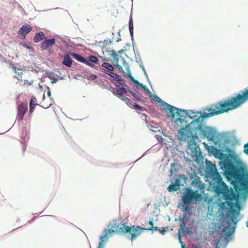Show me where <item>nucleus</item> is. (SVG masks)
I'll return each mask as SVG.
<instances>
[{
    "mask_svg": "<svg viewBox=\"0 0 248 248\" xmlns=\"http://www.w3.org/2000/svg\"><path fill=\"white\" fill-rule=\"evenodd\" d=\"M240 106L236 96L230 97L227 99L222 100L212 104L209 108L205 110L207 113L200 112H194L190 110L188 117L191 119H194L188 124L187 129L181 128L178 133V137L181 141H187L189 154L193 158L197 159L201 155L200 148L197 145L194 138H197V136L201 135V133L204 128L202 124L203 119L205 118L212 117L229 110L234 109Z\"/></svg>",
    "mask_w": 248,
    "mask_h": 248,
    "instance_id": "nucleus-1",
    "label": "nucleus"
},
{
    "mask_svg": "<svg viewBox=\"0 0 248 248\" xmlns=\"http://www.w3.org/2000/svg\"><path fill=\"white\" fill-rule=\"evenodd\" d=\"M213 151L215 156L222 160V167L226 177L228 181H232L231 182L235 186L241 178L238 168L233 164L229 156L223 154L221 151L214 147Z\"/></svg>",
    "mask_w": 248,
    "mask_h": 248,
    "instance_id": "nucleus-2",
    "label": "nucleus"
},
{
    "mask_svg": "<svg viewBox=\"0 0 248 248\" xmlns=\"http://www.w3.org/2000/svg\"><path fill=\"white\" fill-rule=\"evenodd\" d=\"M133 229L128 226L125 225V223H122L121 226L117 224V222H113L110 229H105L103 234L99 237V243L97 248H104L106 243L108 240V234L111 232H116L120 233H125L130 232L129 238L131 240H134L136 238L138 235L140 234L134 227Z\"/></svg>",
    "mask_w": 248,
    "mask_h": 248,
    "instance_id": "nucleus-3",
    "label": "nucleus"
},
{
    "mask_svg": "<svg viewBox=\"0 0 248 248\" xmlns=\"http://www.w3.org/2000/svg\"><path fill=\"white\" fill-rule=\"evenodd\" d=\"M209 173L212 180L214 182V187L215 190L217 194L223 195L228 194L229 192V187L222 181L221 175L217 172L215 165L210 167L209 169Z\"/></svg>",
    "mask_w": 248,
    "mask_h": 248,
    "instance_id": "nucleus-4",
    "label": "nucleus"
},
{
    "mask_svg": "<svg viewBox=\"0 0 248 248\" xmlns=\"http://www.w3.org/2000/svg\"><path fill=\"white\" fill-rule=\"evenodd\" d=\"M201 199V195L198 190L193 191L190 188H187L182 198L184 205L188 206L193 202H197Z\"/></svg>",
    "mask_w": 248,
    "mask_h": 248,
    "instance_id": "nucleus-5",
    "label": "nucleus"
},
{
    "mask_svg": "<svg viewBox=\"0 0 248 248\" xmlns=\"http://www.w3.org/2000/svg\"><path fill=\"white\" fill-rule=\"evenodd\" d=\"M161 103H162L163 108L169 111V113H170V116L172 118H174L175 116H180L181 113L183 112V114L185 113L184 110L175 108L163 101H162Z\"/></svg>",
    "mask_w": 248,
    "mask_h": 248,
    "instance_id": "nucleus-6",
    "label": "nucleus"
},
{
    "mask_svg": "<svg viewBox=\"0 0 248 248\" xmlns=\"http://www.w3.org/2000/svg\"><path fill=\"white\" fill-rule=\"evenodd\" d=\"M28 110V105L24 103H21L17 107V113L16 120L20 122L23 120L24 115Z\"/></svg>",
    "mask_w": 248,
    "mask_h": 248,
    "instance_id": "nucleus-7",
    "label": "nucleus"
},
{
    "mask_svg": "<svg viewBox=\"0 0 248 248\" xmlns=\"http://www.w3.org/2000/svg\"><path fill=\"white\" fill-rule=\"evenodd\" d=\"M191 184L201 192H203L205 189L204 184L202 183L201 181V178L198 176L196 175L195 176L192 181Z\"/></svg>",
    "mask_w": 248,
    "mask_h": 248,
    "instance_id": "nucleus-8",
    "label": "nucleus"
},
{
    "mask_svg": "<svg viewBox=\"0 0 248 248\" xmlns=\"http://www.w3.org/2000/svg\"><path fill=\"white\" fill-rule=\"evenodd\" d=\"M235 96L239 103L241 105L248 100V89H246L245 91H242L241 93L237 94Z\"/></svg>",
    "mask_w": 248,
    "mask_h": 248,
    "instance_id": "nucleus-9",
    "label": "nucleus"
},
{
    "mask_svg": "<svg viewBox=\"0 0 248 248\" xmlns=\"http://www.w3.org/2000/svg\"><path fill=\"white\" fill-rule=\"evenodd\" d=\"M70 55L74 58L76 60L82 62L88 66H91L92 68L94 67V65L93 63H91L88 60L85 59L83 57L80 55L75 53L71 52L70 53Z\"/></svg>",
    "mask_w": 248,
    "mask_h": 248,
    "instance_id": "nucleus-10",
    "label": "nucleus"
},
{
    "mask_svg": "<svg viewBox=\"0 0 248 248\" xmlns=\"http://www.w3.org/2000/svg\"><path fill=\"white\" fill-rule=\"evenodd\" d=\"M55 41L56 40L55 38L46 39L41 43L40 46L41 48L43 50H46L54 45Z\"/></svg>",
    "mask_w": 248,
    "mask_h": 248,
    "instance_id": "nucleus-11",
    "label": "nucleus"
},
{
    "mask_svg": "<svg viewBox=\"0 0 248 248\" xmlns=\"http://www.w3.org/2000/svg\"><path fill=\"white\" fill-rule=\"evenodd\" d=\"M32 28L29 24H25L20 29L18 32V34L22 35L23 38H25L26 35L31 31Z\"/></svg>",
    "mask_w": 248,
    "mask_h": 248,
    "instance_id": "nucleus-12",
    "label": "nucleus"
},
{
    "mask_svg": "<svg viewBox=\"0 0 248 248\" xmlns=\"http://www.w3.org/2000/svg\"><path fill=\"white\" fill-rule=\"evenodd\" d=\"M177 117H178L176 118L175 123L176 124L181 127V128H185L186 129H187V126L188 125V124L187 122L185 120V119H183L182 117L181 114H180V116H176Z\"/></svg>",
    "mask_w": 248,
    "mask_h": 248,
    "instance_id": "nucleus-13",
    "label": "nucleus"
},
{
    "mask_svg": "<svg viewBox=\"0 0 248 248\" xmlns=\"http://www.w3.org/2000/svg\"><path fill=\"white\" fill-rule=\"evenodd\" d=\"M200 136H203V137H206L207 139L210 140H213L215 136L212 131L210 130H205L204 128L203 129L202 132L201 133V135H200Z\"/></svg>",
    "mask_w": 248,
    "mask_h": 248,
    "instance_id": "nucleus-14",
    "label": "nucleus"
},
{
    "mask_svg": "<svg viewBox=\"0 0 248 248\" xmlns=\"http://www.w3.org/2000/svg\"><path fill=\"white\" fill-rule=\"evenodd\" d=\"M37 105V99L34 96H32L30 102V113H31L33 112L36 106Z\"/></svg>",
    "mask_w": 248,
    "mask_h": 248,
    "instance_id": "nucleus-15",
    "label": "nucleus"
},
{
    "mask_svg": "<svg viewBox=\"0 0 248 248\" xmlns=\"http://www.w3.org/2000/svg\"><path fill=\"white\" fill-rule=\"evenodd\" d=\"M45 38V34L43 31H40L35 34L33 41L35 43H38Z\"/></svg>",
    "mask_w": 248,
    "mask_h": 248,
    "instance_id": "nucleus-16",
    "label": "nucleus"
},
{
    "mask_svg": "<svg viewBox=\"0 0 248 248\" xmlns=\"http://www.w3.org/2000/svg\"><path fill=\"white\" fill-rule=\"evenodd\" d=\"M13 68L16 74V75L15 76V77L18 80H22L21 78L22 75L23 74L24 71L21 69L17 68L15 66L13 67ZM24 71H25V70H24Z\"/></svg>",
    "mask_w": 248,
    "mask_h": 248,
    "instance_id": "nucleus-17",
    "label": "nucleus"
},
{
    "mask_svg": "<svg viewBox=\"0 0 248 248\" xmlns=\"http://www.w3.org/2000/svg\"><path fill=\"white\" fill-rule=\"evenodd\" d=\"M62 63L68 67H70L71 65L72 60L69 55L66 54L64 55Z\"/></svg>",
    "mask_w": 248,
    "mask_h": 248,
    "instance_id": "nucleus-18",
    "label": "nucleus"
},
{
    "mask_svg": "<svg viewBox=\"0 0 248 248\" xmlns=\"http://www.w3.org/2000/svg\"><path fill=\"white\" fill-rule=\"evenodd\" d=\"M116 92L119 97L122 99L124 97V94L126 93V90L124 87H118L116 89Z\"/></svg>",
    "mask_w": 248,
    "mask_h": 248,
    "instance_id": "nucleus-19",
    "label": "nucleus"
},
{
    "mask_svg": "<svg viewBox=\"0 0 248 248\" xmlns=\"http://www.w3.org/2000/svg\"><path fill=\"white\" fill-rule=\"evenodd\" d=\"M146 228H144L145 230H156L157 227H155L154 226V222L153 221H150L145 223Z\"/></svg>",
    "mask_w": 248,
    "mask_h": 248,
    "instance_id": "nucleus-20",
    "label": "nucleus"
},
{
    "mask_svg": "<svg viewBox=\"0 0 248 248\" xmlns=\"http://www.w3.org/2000/svg\"><path fill=\"white\" fill-rule=\"evenodd\" d=\"M110 56L112 57L114 62L116 63V64H118L119 62V58L117 54L114 50H112L110 51Z\"/></svg>",
    "mask_w": 248,
    "mask_h": 248,
    "instance_id": "nucleus-21",
    "label": "nucleus"
},
{
    "mask_svg": "<svg viewBox=\"0 0 248 248\" xmlns=\"http://www.w3.org/2000/svg\"><path fill=\"white\" fill-rule=\"evenodd\" d=\"M102 66L107 69L108 71H113L114 70L113 66L110 63L108 62H104L102 64Z\"/></svg>",
    "mask_w": 248,
    "mask_h": 248,
    "instance_id": "nucleus-22",
    "label": "nucleus"
},
{
    "mask_svg": "<svg viewBox=\"0 0 248 248\" xmlns=\"http://www.w3.org/2000/svg\"><path fill=\"white\" fill-rule=\"evenodd\" d=\"M185 226H186V225L185 224L184 222H183L182 223H181L180 225V231H179V232L180 233V232H182V233H189V232L188 231V230L186 229V230L185 229Z\"/></svg>",
    "mask_w": 248,
    "mask_h": 248,
    "instance_id": "nucleus-23",
    "label": "nucleus"
},
{
    "mask_svg": "<svg viewBox=\"0 0 248 248\" xmlns=\"http://www.w3.org/2000/svg\"><path fill=\"white\" fill-rule=\"evenodd\" d=\"M179 188L177 186V185H174L173 184H171L167 188V190L169 192H171L173 191H176L178 190Z\"/></svg>",
    "mask_w": 248,
    "mask_h": 248,
    "instance_id": "nucleus-24",
    "label": "nucleus"
},
{
    "mask_svg": "<svg viewBox=\"0 0 248 248\" xmlns=\"http://www.w3.org/2000/svg\"><path fill=\"white\" fill-rule=\"evenodd\" d=\"M236 208H237L238 211L236 210V209H235L234 208H230V211L231 213H232V214H236V215L239 214V210L241 208L240 204L238 203H237L236 204Z\"/></svg>",
    "mask_w": 248,
    "mask_h": 248,
    "instance_id": "nucleus-25",
    "label": "nucleus"
},
{
    "mask_svg": "<svg viewBox=\"0 0 248 248\" xmlns=\"http://www.w3.org/2000/svg\"><path fill=\"white\" fill-rule=\"evenodd\" d=\"M91 63L92 62L94 63L95 64H98V60L97 58L94 56L91 55L89 57V61H88Z\"/></svg>",
    "mask_w": 248,
    "mask_h": 248,
    "instance_id": "nucleus-26",
    "label": "nucleus"
},
{
    "mask_svg": "<svg viewBox=\"0 0 248 248\" xmlns=\"http://www.w3.org/2000/svg\"><path fill=\"white\" fill-rule=\"evenodd\" d=\"M122 100L124 101L126 104L129 106L131 108H133V106L134 105V104L133 102L130 100V99H129L127 97H124L122 99Z\"/></svg>",
    "mask_w": 248,
    "mask_h": 248,
    "instance_id": "nucleus-27",
    "label": "nucleus"
},
{
    "mask_svg": "<svg viewBox=\"0 0 248 248\" xmlns=\"http://www.w3.org/2000/svg\"><path fill=\"white\" fill-rule=\"evenodd\" d=\"M129 29L130 34L132 35L133 33V22L132 18H130L129 21Z\"/></svg>",
    "mask_w": 248,
    "mask_h": 248,
    "instance_id": "nucleus-28",
    "label": "nucleus"
},
{
    "mask_svg": "<svg viewBox=\"0 0 248 248\" xmlns=\"http://www.w3.org/2000/svg\"><path fill=\"white\" fill-rule=\"evenodd\" d=\"M45 94H44L43 100L42 102L41 103H42L41 106L44 108H48L50 106L51 103L50 102L49 103H46L45 101Z\"/></svg>",
    "mask_w": 248,
    "mask_h": 248,
    "instance_id": "nucleus-29",
    "label": "nucleus"
},
{
    "mask_svg": "<svg viewBox=\"0 0 248 248\" xmlns=\"http://www.w3.org/2000/svg\"><path fill=\"white\" fill-rule=\"evenodd\" d=\"M111 41L104 40L103 42H100L101 44H103V52L104 53V50H106V47H105V45H108L111 43Z\"/></svg>",
    "mask_w": 248,
    "mask_h": 248,
    "instance_id": "nucleus-30",
    "label": "nucleus"
},
{
    "mask_svg": "<svg viewBox=\"0 0 248 248\" xmlns=\"http://www.w3.org/2000/svg\"><path fill=\"white\" fill-rule=\"evenodd\" d=\"M106 73H107L108 75H109L114 79H117L119 77V76L117 74L113 73L112 72V71L107 72Z\"/></svg>",
    "mask_w": 248,
    "mask_h": 248,
    "instance_id": "nucleus-31",
    "label": "nucleus"
},
{
    "mask_svg": "<svg viewBox=\"0 0 248 248\" xmlns=\"http://www.w3.org/2000/svg\"><path fill=\"white\" fill-rule=\"evenodd\" d=\"M129 93L132 94V95L138 101H141L142 99L138 96L136 93H134L132 91H129Z\"/></svg>",
    "mask_w": 248,
    "mask_h": 248,
    "instance_id": "nucleus-32",
    "label": "nucleus"
},
{
    "mask_svg": "<svg viewBox=\"0 0 248 248\" xmlns=\"http://www.w3.org/2000/svg\"><path fill=\"white\" fill-rule=\"evenodd\" d=\"M244 153L248 155V142L244 145Z\"/></svg>",
    "mask_w": 248,
    "mask_h": 248,
    "instance_id": "nucleus-33",
    "label": "nucleus"
},
{
    "mask_svg": "<svg viewBox=\"0 0 248 248\" xmlns=\"http://www.w3.org/2000/svg\"><path fill=\"white\" fill-rule=\"evenodd\" d=\"M151 97H153V99L154 100H155V101H156V102H159V103L162 102V100L160 98H159L157 96H156V95H155L153 96L152 95Z\"/></svg>",
    "mask_w": 248,
    "mask_h": 248,
    "instance_id": "nucleus-34",
    "label": "nucleus"
},
{
    "mask_svg": "<svg viewBox=\"0 0 248 248\" xmlns=\"http://www.w3.org/2000/svg\"><path fill=\"white\" fill-rule=\"evenodd\" d=\"M142 89L146 92V93L148 94L149 96H152V93L150 91V90L147 88L146 86H145Z\"/></svg>",
    "mask_w": 248,
    "mask_h": 248,
    "instance_id": "nucleus-35",
    "label": "nucleus"
},
{
    "mask_svg": "<svg viewBox=\"0 0 248 248\" xmlns=\"http://www.w3.org/2000/svg\"><path fill=\"white\" fill-rule=\"evenodd\" d=\"M133 108H135L139 109L140 110H141L142 109V107L137 104H134V105L133 106Z\"/></svg>",
    "mask_w": 248,
    "mask_h": 248,
    "instance_id": "nucleus-36",
    "label": "nucleus"
},
{
    "mask_svg": "<svg viewBox=\"0 0 248 248\" xmlns=\"http://www.w3.org/2000/svg\"><path fill=\"white\" fill-rule=\"evenodd\" d=\"M174 185H177V186L179 188L180 185V180L179 179H176L175 180V183Z\"/></svg>",
    "mask_w": 248,
    "mask_h": 248,
    "instance_id": "nucleus-37",
    "label": "nucleus"
},
{
    "mask_svg": "<svg viewBox=\"0 0 248 248\" xmlns=\"http://www.w3.org/2000/svg\"><path fill=\"white\" fill-rule=\"evenodd\" d=\"M130 79L134 84H136V83H138V81L136 80L135 79H134V78L133 77H131Z\"/></svg>",
    "mask_w": 248,
    "mask_h": 248,
    "instance_id": "nucleus-38",
    "label": "nucleus"
},
{
    "mask_svg": "<svg viewBox=\"0 0 248 248\" xmlns=\"http://www.w3.org/2000/svg\"><path fill=\"white\" fill-rule=\"evenodd\" d=\"M100 58L103 61H108V59L105 57L100 56Z\"/></svg>",
    "mask_w": 248,
    "mask_h": 248,
    "instance_id": "nucleus-39",
    "label": "nucleus"
},
{
    "mask_svg": "<svg viewBox=\"0 0 248 248\" xmlns=\"http://www.w3.org/2000/svg\"><path fill=\"white\" fill-rule=\"evenodd\" d=\"M136 84L141 87L142 89L145 86V85H143L142 84L140 83L139 81L138 83H136Z\"/></svg>",
    "mask_w": 248,
    "mask_h": 248,
    "instance_id": "nucleus-40",
    "label": "nucleus"
},
{
    "mask_svg": "<svg viewBox=\"0 0 248 248\" xmlns=\"http://www.w3.org/2000/svg\"><path fill=\"white\" fill-rule=\"evenodd\" d=\"M47 89H48V91H47V93L48 96L50 97V95H51V92L49 90V88H47Z\"/></svg>",
    "mask_w": 248,
    "mask_h": 248,
    "instance_id": "nucleus-41",
    "label": "nucleus"
},
{
    "mask_svg": "<svg viewBox=\"0 0 248 248\" xmlns=\"http://www.w3.org/2000/svg\"><path fill=\"white\" fill-rule=\"evenodd\" d=\"M127 75L128 77L129 78H130V77H132V75H131V74L130 72H128L127 73Z\"/></svg>",
    "mask_w": 248,
    "mask_h": 248,
    "instance_id": "nucleus-42",
    "label": "nucleus"
},
{
    "mask_svg": "<svg viewBox=\"0 0 248 248\" xmlns=\"http://www.w3.org/2000/svg\"><path fill=\"white\" fill-rule=\"evenodd\" d=\"M226 199L232 201V198L229 196H228L227 197H226Z\"/></svg>",
    "mask_w": 248,
    "mask_h": 248,
    "instance_id": "nucleus-43",
    "label": "nucleus"
},
{
    "mask_svg": "<svg viewBox=\"0 0 248 248\" xmlns=\"http://www.w3.org/2000/svg\"><path fill=\"white\" fill-rule=\"evenodd\" d=\"M96 78V76H95V75H92V79H95Z\"/></svg>",
    "mask_w": 248,
    "mask_h": 248,
    "instance_id": "nucleus-44",
    "label": "nucleus"
},
{
    "mask_svg": "<svg viewBox=\"0 0 248 248\" xmlns=\"http://www.w3.org/2000/svg\"><path fill=\"white\" fill-rule=\"evenodd\" d=\"M166 232V229H164V228H162V230H161V232Z\"/></svg>",
    "mask_w": 248,
    "mask_h": 248,
    "instance_id": "nucleus-45",
    "label": "nucleus"
},
{
    "mask_svg": "<svg viewBox=\"0 0 248 248\" xmlns=\"http://www.w3.org/2000/svg\"><path fill=\"white\" fill-rule=\"evenodd\" d=\"M216 248H218V242H217L216 241Z\"/></svg>",
    "mask_w": 248,
    "mask_h": 248,
    "instance_id": "nucleus-46",
    "label": "nucleus"
},
{
    "mask_svg": "<svg viewBox=\"0 0 248 248\" xmlns=\"http://www.w3.org/2000/svg\"><path fill=\"white\" fill-rule=\"evenodd\" d=\"M234 219H235V217L233 216L231 217V221H233Z\"/></svg>",
    "mask_w": 248,
    "mask_h": 248,
    "instance_id": "nucleus-47",
    "label": "nucleus"
},
{
    "mask_svg": "<svg viewBox=\"0 0 248 248\" xmlns=\"http://www.w3.org/2000/svg\"><path fill=\"white\" fill-rule=\"evenodd\" d=\"M121 80L120 79H118V81H117V82L118 84H121Z\"/></svg>",
    "mask_w": 248,
    "mask_h": 248,
    "instance_id": "nucleus-48",
    "label": "nucleus"
},
{
    "mask_svg": "<svg viewBox=\"0 0 248 248\" xmlns=\"http://www.w3.org/2000/svg\"><path fill=\"white\" fill-rule=\"evenodd\" d=\"M33 82V80L31 81L30 82H29V85H32Z\"/></svg>",
    "mask_w": 248,
    "mask_h": 248,
    "instance_id": "nucleus-49",
    "label": "nucleus"
},
{
    "mask_svg": "<svg viewBox=\"0 0 248 248\" xmlns=\"http://www.w3.org/2000/svg\"><path fill=\"white\" fill-rule=\"evenodd\" d=\"M231 193H232V197H234V194L233 193V192L232 191Z\"/></svg>",
    "mask_w": 248,
    "mask_h": 248,
    "instance_id": "nucleus-50",
    "label": "nucleus"
},
{
    "mask_svg": "<svg viewBox=\"0 0 248 248\" xmlns=\"http://www.w3.org/2000/svg\"><path fill=\"white\" fill-rule=\"evenodd\" d=\"M24 81H25L24 85H25L26 83H28V81H27V80H24Z\"/></svg>",
    "mask_w": 248,
    "mask_h": 248,
    "instance_id": "nucleus-51",
    "label": "nucleus"
},
{
    "mask_svg": "<svg viewBox=\"0 0 248 248\" xmlns=\"http://www.w3.org/2000/svg\"><path fill=\"white\" fill-rule=\"evenodd\" d=\"M246 224H247V225H246L247 227H248V221L247 222Z\"/></svg>",
    "mask_w": 248,
    "mask_h": 248,
    "instance_id": "nucleus-52",
    "label": "nucleus"
},
{
    "mask_svg": "<svg viewBox=\"0 0 248 248\" xmlns=\"http://www.w3.org/2000/svg\"><path fill=\"white\" fill-rule=\"evenodd\" d=\"M56 80H54V81H52V82H51V83H53L55 82V81H56Z\"/></svg>",
    "mask_w": 248,
    "mask_h": 248,
    "instance_id": "nucleus-53",
    "label": "nucleus"
},
{
    "mask_svg": "<svg viewBox=\"0 0 248 248\" xmlns=\"http://www.w3.org/2000/svg\"><path fill=\"white\" fill-rule=\"evenodd\" d=\"M122 51H123V50L119 51V53H121V52H122Z\"/></svg>",
    "mask_w": 248,
    "mask_h": 248,
    "instance_id": "nucleus-54",
    "label": "nucleus"
},
{
    "mask_svg": "<svg viewBox=\"0 0 248 248\" xmlns=\"http://www.w3.org/2000/svg\"><path fill=\"white\" fill-rule=\"evenodd\" d=\"M49 78H50V79H52V78L50 77V76H49Z\"/></svg>",
    "mask_w": 248,
    "mask_h": 248,
    "instance_id": "nucleus-55",
    "label": "nucleus"
},
{
    "mask_svg": "<svg viewBox=\"0 0 248 248\" xmlns=\"http://www.w3.org/2000/svg\"><path fill=\"white\" fill-rule=\"evenodd\" d=\"M179 240H180V235L179 236Z\"/></svg>",
    "mask_w": 248,
    "mask_h": 248,
    "instance_id": "nucleus-56",
    "label": "nucleus"
},
{
    "mask_svg": "<svg viewBox=\"0 0 248 248\" xmlns=\"http://www.w3.org/2000/svg\"><path fill=\"white\" fill-rule=\"evenodd\" d=\"M246 186V185H245V184H243V186Z\"/></svg>",
    "mask_w": 248,
    "mask_h": 248,
    "instance_id": "nucleus-57",
    "label": "nucleus"
},
{
    "mask_svg": "<svg viewBox=\"0 0 248 248\" xmlns=\"http://www.w3.org/2000/svg\"><path fill=\"white\" fill-rule=\"evenodd\" d=\"M116 85H117V86H118V85H117V83H116Z\"/></svg>",
    "mask_w": 248,
    "mask_h": 248,
    "instance_id": "nucleus-58",
    "label": "nucleus"
}]
</instances>
